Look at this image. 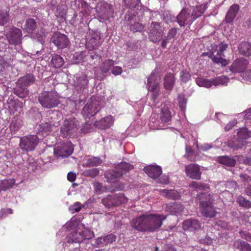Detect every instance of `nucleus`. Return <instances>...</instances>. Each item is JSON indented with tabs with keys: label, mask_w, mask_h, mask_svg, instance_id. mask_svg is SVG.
Instances as JSON below:
<instances>
[{
	"label": "nucleus",
	"mask_w": 251,
	"mask_h": 251,
	"mask_svg": "<svg viewBox=\"0 0 251 251\" xmlns=\"http://www.w3.org/2000/svg\"><path fill=\"white\" fill-rule=\"evenodd\" d=\"M51 61L53 67L56 68L61 67L64 64V60L63 58L57 54L52 56Z\"/></svg>",
	"instance_id": "34"
},
{
	"label": "nucleus",
	"mask_w": 251,
	"mask_h": 251,
	"mask_svg": "<svg viewBox=\"0 0 251 251\" xmlns=\"http://www.w3.org/2000/svg\"><path fill=\"white\" fill-rule=\"evenodd\" d=\"M38 142L39 138L36 135L25 136L21 139L19 146L23 151H31L34 150Z\"/></svg>",
	"instance_id": "7"
},
{
	"label": "nucleus",
	"mask_w": 251,
	"mask_h": 251,
	"mask_svg": "<svg viewBox=\"0 0 251 251\" xmlns=\"http://www.w3.org/2000/svg\"><path fill=\"white\" fill-rule=\"evenodd\" d=\"M200 200V207L201 213L203 216L212 218L216 216L217 212L212 205L213 199L208 193H201L197 196Z\"/></svg>",
	"instance_id": "3"
},
{
	"label": "nucleus",
	"mask_w": 251,
	"mask_h": 251,
	"mask_svg": "<svg viewBox=\"0 0 251 251\" xmlns=\"http://www.w3.org/2000/svg\"><path fill=\"white\" fill-rule=\"evenodd\" d=\"M149 38L153 42L160 41L163 34V31L159 23L153 22L151 25Z\"/></svg>",
	"instance_id": "12"
},
{
	"label": "nucleus",
	"mask_w": 251,
	"mask_h": 251,
	"mask_svg": "<svg viewBox=\"0 0 251 251\" xmlns=\"http://www.w3.org/2000/svg\"><path fill=\"white\" fill-rule=\"evenodd\" d=\"M88 82V80L87 78L86 75H83L78 79L77 85L80 86L81 87H82L86 86Z\"/></svg>",
	"instance_id": "45"
},
{
	"label": "nucleus",
	"mask_w": 251,
	"mask_h": 251,
	"mask_svg": "<svg viewBox=\"0 0 251 251\" xmlns=\"http://www.w3.org/2000/svg\"><path fill=\"white\" fill-rule=\"evenodd\" d=\"M114 65V61L112 60L109 59L104 61L103 63V66L101 67V71L103 73H107L109 69Z\"/></svg>",
	"instance_id": "40"
},
{
	"label": "nucleus",
	"mask_w": 251,
	"mask_h": 251,
	"mask_svg": "<svg viewBox=\"0 0 251 251\" xmlns=\"http://www.w3.org/2000/svg\"><path fill=\"white\" fill-rule=\"evenodd\" d=\"M114 120L113 117L108 116L99 121H97L95 123L96 126L100 129H105L110 127L113 124Z\"/></svg>",
	"instance_id": "18"
},
{
	"label": "nucleus",
	"mask_w": 251,
	"mask_h": 251,
	"mask_svg": "<svg viewBox=\"0 0 251 251\" xmlns=\"http://www.w3.org/2000/svg\"><path fill=\"white\" fill-rule=\"evenodd\" d=\"M205 9V5L204 4L183 8L176 16V20L180 26H185L191 24L197 18L201 16Z\"/></svg>",
	"instance_id": "2"
},
{
	"label": "nucleus",
	"mask_w": 251,
	"mask_h": 251,
	"mask_svg": "<svg viewBox=\"0 0 251 251\" xmlns=\"http://www.w3.org/2000/svg\"><path fill=\"white\" fill-rule=\"evenodd\" d=\"M145 173L153 179H156L162 174L161 168L159 166L150 165L144 168Z\"/></svg>",
	"instance_id": "16"
},
{
	"label": "nucleus",
	"mask_w": 251,
	"mask_h": 251,
	"mask_svg": "<svg viewBox=\"0 0 251 251\" xmlns=\"http://www.w3.org/2000/svg\"><path fill=\"white\" fill-rule=\"evenodd\" d=\"M248 61L244 58L235 60L229 67L230 71L233 73H243L247 67Z\"/></svg>",
	"instance_id": "13"
},
{
	"label": "nucleus",
	"mask_w": 251,
	"mask_h": 251,
	"mask_svg": "<svg viewBox=\"0 0 251 251\" xmlns=\"http://www.w3.org/2000/svg\"><path fill=\"white\" fill-rule=\"evenodd\" d=\"M8 20L7 15L6 14L0 13V25H4Z\"/></svg>",
	"instance_id": "56"
},
{
	"label": "nucleus",
	"mask_w": 251,
	"mask_h": 251,
	"mask_svg": "<svg viewBox=\"0 0 251 251\" xmlns=\"http://www.w3.org/2000/svg\"><path fill=\"white\" fill-rule=\"evenodd\" d=\"M51 40L54 44L60 49L66 48L69 43L67 36L60 33L54 34Z\"/></svg>",
	"instance_id": "15"
},
{
	"label": "nucleus",
	"mask_w": 251,
	"mask_h": 251,
	"mask_svg": "<svg viewBox=\"0 0 251 251\" xmlns=\"http://www.w3.org/2000/svg\"><path fill=\"white\" fill-rule=\"evenodd\" d=\"M190 187L196 189L197 191L208 188V187H207L206 185H203L202 184L199 183L195 181L191 183L190 184Z\"/></svg>",
	"instance_id": "46"
},
{
	"label": "nucleus",
	"mask_w": 251,
	"mask_h": 251,
	"mask_svg": "<svg viewBox=\"0 0 251 251\" xmlns=\"http://www.w3.org/2000/svg\"><path fill=\"white\" fill-rule=\"evenodd\" d=\"M172 209L169 212L172 214H176L181 212L183 210V206L182 204L179 203H174L173 205L171 206Z\"/></svg>",
	"instance_id": "38"
},
{
	"label": "nucleus",
	"mask_w": 251,
	"mask_h": 251,
	"mask_svg": "<svg viewBox=\"0 0 251 251\" xmlns=\"http://www.w3.org/2000/svg\"><path fill=\"white\" fill-rule=\"evenodd\" d=\"M100 103L94 98H92L82 109L81 113L86 118H90L99 111Z\"/></svg>",
	"instance_id": "8"
},
{
	"label": "nucleus",
	"mask_w": 251,
	"mask_h": 251,
	"mask_svg": "<svg viewBox=\"0 0 251 251\" xmlns=\"http://www.w3.org/2000/svg\"><path fill=\"white\" fill-rule=\"evenodd\" d=\"M245 241L243 240H238L234 242L233 246L235 248L241 250L242 246L243 245V243Z\"/></svg>",
	"instance_id": "58"
},
{
	"label": "nucleus",
	"mask_w": 251,
	"mask_h": 251,
	"mask_svg": "<svg viewBox=\"0 0 251 251\" xmlns=\"http://www.w3.org/2000/svg\"><path fill=\"white\" fill-rule=\"evenodd\" d=\"M94 189L97 192L102 193L104 191V188L100 183L97 182L94 184Z\"/></svg>",
	"instance_id": "53"
},
{
	"label": "nucleus",
	"mask_w": 251,
	"mask_h": 251,
	"mask_svg": "<svg viewBox=\"0 0 251 251\" xmlns=\"http://www.w3.org/2000/svg\"><path fill=\"white\" fill-rule=\"evenodd\" d=\"M214 79H206V81L204 83L203 87L206 88H209L211 87L212 85H214Z\"/></svg>",
	"instance_id": "62"
},
{
	"label": "nucleus",
	"mask_w": 251,
	"mask_h": 251,
	"mask_svg": "<svg viewBox=\"0 0 251 251\" xmlns=\"http://www.w3.org/2000/svg\"><path fill=\"white\" fill-rule=\"evenodd\" d=\"M97 10L100 16H103V18H107L111 12L110 5L106 3H101L100 6H98Z\"/></svg>",
	"instance_id": "24"
},
{
	"label": "nucleus",
	"mask_w": 251,
	"mask_h": 251,
	"mask_svg": "<svg viewBox=\"0 0 251 251\" xmlns=\"http://www.w3.org/2000/svg\"><path fill=\"white\" fill-rule=\"evenodd\" d=\"M105 239L103 237H100L96 239V242L97 245L100 247H103L106 246Z\"/></svg>",
	"instance_id": "49"
},
{
	"label": "nucleus",
	"mask_w": 251,
	"mask_h": 251,
	"mask_svg": "<svg viewBox=\"0 0 251 251\" xmlns=\"http://www.w3.org/2000/svg\"><path fill=\"white\" fill-rule=\"evenodd\" d=\"M183 228L184 230L195 231L200 228V225L197 220L188 219L183 222Z\"/></svg>",
	"instance_id": "17"
},
{
	"label": "nucleus",
	"mask_w": 251,
	"mask_h": 251,
	"mask_svg": "<svg viewBox=\"0 0 251 251\" xmlns=\"http://www.w3.org/2000/svg\"><path fill=\"white\" fill-rule=\"evenodd\" d=\"M123 176V173L119 171L112 170L105 173V177L109 182H114Z\"/></svg>",
	"instance_id": "19"
},
{
	"label": "nucleus",
	"mask_w": 251,
	"mask_h": 251,
	"mask_svg": "<svg viewBox=\"0 0 251 251\" xmlns=\"http://www.w3.org/2000/svg\"><path fill=\"white\" fill-rule=\"evenodd\" d=\"M191 75L189 73L186 71H182L180 73V77L182 81L187 82L191 78Z\"/></svg>",
	"instance_id": "43"
},
{
	"label": "nucleus",
	"mask_w": 251,
	"mask_h": 251,
	"mask_svg": "<svg viewBox=\"0 0 251 251\" xmlns=\"http://www.w3.org/2000/svg\"><path fill=\"white\" fill-rule=\"evenodd\" d=\"M132 169H133V166L126 162H121L116 167V170L120 173H122L123 175Z\"/></svg>",
	"instance_id": "31"
},
{
	"label": "nucleus",
	"mask_w": 251,
	"mask_h": 251,
	"mask_svg": "<svg viewBox=\"0 0 251 251\" xmlns=\"http://www.w3.org/2000/svg\"><path fill=\"white\" fill-rule=\"evenodd\" d=\"M206 79L199 77L196 80V83L200 86L203 87Z\"/></svg>",
	"instance_id": "61"
},
{
	"label": "nucleus",
	"mask_w": 251,
	"mask_h": 251,
	"mask_svg": "<svg viewBox=\"0 0 251 251\" xmlns=\"http://www.w3.org/2000/svg\"><path fill=\"white\" fill-rule=\"evenodd\" d=\"M166 218L164 215L148 212L132 219L131 226L139 231L153 232L161 227Z\"/></svg>",
	"instance_id": "1"
},
{
	"label": "nucleus",
	"mask_w": 251,
	"mask_h": 251,
	"mask_svg": "<svg viewBox=\"0 0 251 251\" xmlns=\"http://www.w3.org/2000/svg\"><path fill=\"white\" fill-rule=\"evenodd\" d=\"M162 74L157 69L151 73L148 79V89L152 93V99L153 101L157 99L159 92V82Z\"/></svg>",
	"instance_id": "5"
},
{
	"label": "nucleus",
	"mask_w": 251,
	"mask_h": 251,
	"mask_svg": "<svg viewBox=\"0 0 251 251\" xmlns=\"http://www.w3.org/2000/svg\"><path fill=\"white\" fill-rule=\"evenodd\" d=\"M218 161L221 164L229 167L233 166L235 164V160L227 156L219 157Z\"/></svg>",
	"instance_id": "32"
},
{
	"label": "nucleus",
	"mask_w": 251,
	"mask_h": 251,
	"mask_svg": "<svg viewBox=\"0 0 251 251\" xmlns=\"http://www.w3.org/2000/svg\"><path fill=\"white\" fill-rule=\"evenodd\" d=\"M87 232H88L89 234H90V231L87 230H84L78 233L76 232L75 236V241H73V242H80L83 240H88L91 238L92 237L91 235H90L88 236L85 235V233Z\"/></svg>",
	"instance_id": "33"
},
{
	"label": "nucleus",
	"mask_w": 251,
	"mask_h": 251,
	"mask_svg": "<svg viewBox=\"0 0 251 251\" xmlns=\"http://www.w3.org/2000/svg\"><path fill=\"white\" fill-rule=\"evenodd\" d=\"M12 213V210L10 208L3 209L0 211V219L5 217L7 214Z\"/></svg>",
	"instance_id": "54"
},
{
	"label": "nucleus",
	"mask_w": 251,
	"mask_h": 251,
	"mask_svg": "<svg viewBox=\"0 0 251 251\" xmlns=\"http://www.w3.org/2000/svg\"><path fill=\"white\" fill-rule=\"evenodd\" d=\"M106 245L109 243H111L115 241L116 239V236L113 234H110L106 236H104Z\"/></svg>",
	"instance_id": "48"
},
{
	"label": "nucleus",
	"mask_w": 251,
	"mask_h": 251,
	"mask_svg": "<svg viewBox=\"0 0 251 251\" xmlns=\"http://www.w3.org/2000/svg\"><path fill=\"white\" fill-rule=\"evenodd\" d=\"M237 202L240 206L245 208H248L251 206V202L242 196L238 198Z\"/></svg>",
	"instance_id": "39"
},
{
	"label": "nucleus",
	"mask_w": 251,
	"mask_h": 251,
	"mask_svg": "<svg viewBox=\"0 0 251 251\" xmlns=\"http://www.w3.org/2000/svg\"><path fill=\"white\" fill-rule=\"evenodd\" d=\"M164 20L166 23H169L175 21L176 17L172 15L169 11H165L163 13Z\"/></svg>",
	"instance_id": "42"
},
{
	"label": "nucleus",
	"mask_w": 251,
	"mask_h": 251,
	"mask_svg": "<svg viewBox=\"0 0 251 251\" xmlns=\"http://www.w3.org/2000/svg\"><path fill=\"white\" fill-rule=\"evenodd\" d=\"M37 27V23L36 20L32 18H27L25 22L24 29L28 33H32L34 31Z\"/></svg>",
	"instance_id": "23"
},
{
	"label": "nucleus",
	"mask_w": 251,
	"mask_h": 251,
	"mask_svg": "<svg viewBox=\"0 0 251 251\" xmlns=\"http://www.w3.org/2000/svg\"><path fill=\"white\" fill-rule=\"evenodd\" d=\"M33 75L30 74L20 78L17 82V96L20 98H25L28 95L26 86L34 82Z\"/></svg>",
	"instance_id": "6"
},
{
	"label": "nucleus",
	"mask_w": 251,
	"mask_h": 251,
	"mask_svg": "<svg viewBox=\"0 0 251 251\" xmlns=\"http://www.w3.org/2000/svg\"><path fill=\"white\" fill-rule=\"evenodd\" d=\"M100 37L98 36H96L92 37L87 41L86 47L90 50L91 49H97L100 46Z\"/></svg>",
	"instance_id": "27"
},
{
	"label": "nucleus",
	"mask_w": 251,
	"mask_h": 251,
	"mask_svg": "<svg viewBox=\"0 0 251 251\" xmlns=\"http://www.w3.org/2000/svg\"><path fill=\"white\" fill-rule=\"evenodd\" d=\"M38 99L42 106L47 108L56 107L60 102V96L56 92H44Z\"/></svg>",
	"instance_id": "4"
},
{
	"label": "nucleus",
	"mask_w": 251,
	"mask_h": 251,
	"mask_svg": "<svg viewBox=\"0 0 251 251\" xmlns=\"http://www.w3.org/2000/svg\"><path fill=\"white\" fill-rule=\"evenodd\" d=\"M225 55L217 51L216 54L213 53L211 55L210 58L215 63L221 64L222 66H226L229 63L227 60L225 59L224 58Z\"/></svg>",
	"instance_id": "22"
},
{
	"label": "nucleus",
	"mask_w": 251,
	"mask_h": 251,
	"mask_svg": "<svg viewBox=\"0 0 251 251\" xmlns=\"http://www.w3.org/2000/svg\"><path fill=\"white\" fill-rule=\"evenodd\" d=\"M200 242L201 243L206 244V245H210L212 243V240L211 238L209 237H205L203 239H201L200 240Z\"/></svg>",
	"instance_id": "59"
},
{
	"label": "nucleus",
	"mask_w": 251,
	"mask_h": 251,
	"mask_svg": "<svg viewBox=\"0 0 251 251\" xmlns=\"http://www.w3.org/2000/svg\"><path fill=\"white\" fill-rule=\"evenodd\" d=\"M116 200V206L126 203L127 201V198L123 193H119L115 195Z\"/></svg>",
	"instance_id": "36"
},
{
	"label": "nucleus",
	"mask_w": 251,
	"mask_h": 251,
	"mask_svg": "<svg viewBox=\"0 0 251 251\" xmlns=\"http://www.w3.org/2000/svg\"><path fill=\"white\" fill-rule=\"evenodd\" d=\"M243 78L247 81H251V70L247 71L242 74Z\"/></svg>",
	"instance_id": "55"
},
{
	"label": "nucleus",
	"mask_w": 251,
	"mask_h": 251,
	"mask_svg": "<svg viewBox=\"0 0 251 251\" xmlns=\"http://www.w3.org/2000/svg\"><path fill=\"white\" fill-rule=\"evenodd\" d=\"M228 81V78L226 76H221L214 79V85H226Z\"/></svg>",
	"instance_id": "37"
},
{
	"label": "nucleus",
	"mask_w": 251,
	"mask_h": 251,
	"mask_svg": "<svg viewBox=\"0 0 251 251\" xmlns=\"http://www.w3.org/2000/svg\"><path fill=\"white\" fill-rule=\"evenodd\" d=\"M175 82L174 74L168 73L164 78V87L167 90H171L174 87Z\"/></svg>",
	"instance_id": "21"
},
{
	"label": "nucleus",
	"mask_w": 251,
	"mask_h": 251,
	"mask_svg": "<svg viewBox=\"0 0 251 251\" xmlns=\"http://www.w3.org/2000/svg\"><path fill=\"white\" fill-rule=\"evenodd\" d=\"M84 173L86 176L95 177L99 174V170L97 168H94L85 171Z\"/></svg>",
	"instance_id": "44"
},
{
	"label": "nucleus",
	"mask_w": 251,
	"mask_h": 251,
	"mask_svg": "<svg viewBox=\"0 0 251 251\" xmlns=\"http://www.w3.org/2000/svg\"><path fill=\"white\" fill-rule=\"evenodd\" d=\"M102 204L107 208H111L116 206L115 195H108L101 200Z\"/></svg>",
	"instance_id": "28"
},
{
	"label": "nucleus",
	"mask_w": 251,
	"mask_h": 251,
	"mask_svg": "<svg viewBox=\"0 0 251 251\" xmlns=\"http://www.w3.org/2000/svg\"><path fill=\"white\" fill-rule=\"evenodd\" d=\"M237 135L238 137L240 138V140L236 141L233 145H231V143H229V146L234 150L242 148L246 144V142L244 139L251 137V133L246 128H241L238 132Z\"/></svg>",
	"instance_id": "11"
},
{
	"label": "nucleus",
	"mask_w": 251,
	"mask_h": 251,
	"mask_svg": "<svg viewBox=\"0 0 251 251\" xmlns=\"http://www.w3.org/2000/svg\"><path fill=\"white\" fill-rule=\"evenodd\" d=\"M241 251H251L250 246L249 244L245 242L241 249Z\"/></svg>",
	"instance_id": "63"
},
{
	"label": "nucleus",
	"mask_w": 251,
	"mask_h": 251,
	"mask_svg": "<svg viewBox=\"0 0 251 251\" xmlns=\"http://www.w3.org/2000/svg\"><path fill=\"white\" fill-rule=\"evenodd\" d=\"M92 129V125L91 124L87 122L82 127L81 130L84 133H88Z\"/></svg>",
	"instance_id": "51"
},
{
	"label": "nucleus",
	"mask_w": 251,
	"mask_h": 251,
	"mask_svg": "<svg viewBox=\"0 0 251 251\" xmlns=\"http://www.w3.org/2000/svg\"><path fill=\"white\" fill-rule=\"evenodd\" d=\"M185 171L189 177L193 179H200L201 176L200 166L195 164L186 166Z\"/></svg>",
	"instance_id": "14"
},
{
	"label": "nucleus",
	"mask_w": 251,
	"mask_h": 251,
	"mask_svg": "<svg viewBox=\"0 0 251 251\" xmlns=\"http://www.w3.org/2000/svg\"><path fill=\"white\" fill-rule=\"evenodd\" d=\"M177 33V30L175 28L170 29L167 36V39L170 40L175 37Z\"/></svg>",
	"instance_id": "52"
},
{
	"label": "nucleus",
	"mask_w": 251,
	"mask_h": 251,
	"mask_svg": "<svg viewBox=\"0 0 251 251\" xmlns=\"http://www.w3.org/2000/svg\"><path fill=\"white\" fill-rule=\"evenodd\" d=\"M160 193L164 197L171 199H177L180 197L179 193L175 190L162 189L160 190Z\"/></svg>",
	"instance_id": "29"
},
{
	"label": "nucleus",
	"mask_w": 251,
	"mask_h": 251,
	"mask_svg": "<svg viewBox=\"0 0 251 251\" xmlns=\"http://www.w3.org/2000/svg\"><path fill=\"white\" fill-rule=\"evenodd\" d=\"M227 48V45L226 44H221L219 47V50L218 51L219 53L223 54V52L226 50Z\"/></svg>",
	"instance_id": "64"
},
{
	"label": "nucleus",
	"mask_w": 251,
	"mask_h": 251,
	"mask_svg": "<svg viewBox=\"0 0 251 251\" xmlns=\"http://www.w3.org/2000/svg\"><path fill=\"white\" fill-rule=\"evenodd\" d=\"M78 129L77 125L74 120H66L61 127V134L63 137L66 138L75 133Z\"/></svg>",
	"instance_id": "9"
},
{
	"label": "nucleus",
	"mask_w": 251,
	"mask_h": 251,
	"mask_svg": "<svg viewBox=\"0 0 251 251\" xmlns=\"http://www.w3.org/2000/svg\"><path fill=\"white\" fill-rule=\"evenodd\" d=\"M238 50L240 53L245 56L251 55V44L247 42H242L239 46Z\"/></svg>",
	"instance_id": "25"
},
{
	"label": "nucleus",
	"mask_w": 251,
	"mask_h": 251,
	"mask_svg": "<svg viewBox=\"0 0 251 251\" xmlns=\"http://www.w3.org/2000/svg\"><path fill=\"white\" fill-rule=\"evenodd\" d=\"M130 28L133 32H137L143 30L144 26L141 24L139 23H136L131 25Z\"/></svg>",
	"instance_id": "47"
},
{
	"label": "nucleus",
	"mask_w": 251,
	"mask_h": 251,
	"mask_svg": "<svg viewBox=\"0 0 251 251\" xmlns=\"http://www.w3.org/2000/svg\"><path fill=\"white\" fill-rule=\"evenodd\" d=\"M102 160L98 157H93L86 160V162L84 164V166L87 167H91L97 166L101 164Z\"/></svg>",
	"instance_id": "30"
},
{
	"label": "nucleus",
	"mask_w": 251,
	"mask_h": 251,
	"mask_svg": "<svg viewBox=\"0 0 251 251\" xmlns=\"http://www.w3.org/2000/svg\"><path fill=\"white\" fill-rule=\"evenodd\" d=\"M172 119L171 113L169 110V107L167 105H164L161 108L160 113V119L163 123H168Z\"/></svg>",
	"instance_id": "26"
},
{
	"label": "nucleus",
	"mask_w": 251,
	"mask_h": 251,
	"mask_svg": "<svg viewBox=\"0 0 251 251\" xmlns=\"http://www.w3.org/2000/svg\"><path fill=\"white\" fill-rule=\"evenodd\" d=\"M186 153L185 157L190 161H195L197 160V156L194 155V152L190 146L186 145L185 147Z\"/></svg>",
	"instance_id": "35"
},
{
	"label": "nucleus",
	"mask_w": 251,
	"mask_h": 251,
	"mask_svg": "<svg viewBox=\"0 0 251 251\" xmlns=\"http://www.w3.org/2000/svg\"><path fill=\"white\" fill-rule=\"evenodd\" d=\"M178 103L181 109H185L186 104V100L183 96H178Z\"/></svg>",
	"instance_id": "50"
},
{
	"label": "nucleus",
	"mask_w": 251,
	"mask_h": 251,
	"mask_svg": "<svg viewBox=\"0 0 251 251\" xmlns=\"http://www.w3.org/2000/svg\"><path fill=\"white\" fill-rule=\"evenodd\" d=\"M112 72L115 75H118L122 73V69L120 67L115 66L113 68Z\"/></svg>",
	"instance_id": "57"
},
{
	"label": "nucleus",
	"mask_w": 251,
	"mask_h": 251,
	"mask_svg": "<svg viewBox=\"0 0 251 251\" xmlns=\"http://www.w3.org/2000/svg\"><path fill=\"white\" fill-rule=\"evenodd\" d=\"M83 207V205L81 204L79 202H76L73 205H71L69 207V210L72 211V213L79 212L82 208Z\"/></svg>",
	"instance_id": "41"
},
{
	"label": "nucleus",
	"mask_w": 251,
	"mask_h": 251,
	"mask_svg": "<svg viewBox=\"0 0 251 251\" xmlns=\"http://www.w3.org/2000/svg\"><path fill=\"white\" fill-rule=\"evenodd\" d=\"M239 9V7L237 4H233L230 7L226 16V20L227 23H230L234 19Z\"/></svg>",
	"instance_id": "20"
},
{
	"label": "nucleus",
	"mask_w": 251,
	"mask_h": 251,
	"mask_svg": "<svg viewBox=\"0 0 251 251\" xmlns=\"http://www.w3.org/2000/svg\"><path fill=\"white\" fill-rule=\"evenodd\" d=\"M75 178H76V175L75 173H74L72 172L68 173V175H67V178L69 181H70L71 182H73L75 179Z\"/></svg>",
	"instance_id": "60"
},
{
	"label": "nucleus",
	"mask_w": 251,
	"mask_h": 251,
	"mask_svg": "<svg viewBox=\"0 0 251 251\" xmlns=\"http://www.w3.org/2000/svg\"><path fill=\"white\" fill-rule=\"evenodd\" d=\"M73 151L70 143H60L56 145L53 153L56 157H66L70 155Z\"/></svg>",
	"instance_id": "10"
}]
</instances>
